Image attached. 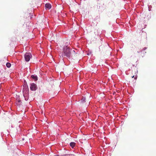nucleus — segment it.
<instances>
[{
  "label": "nucleus",
  "mask_w": 156,
  "mask_h": 156,
  "mask_svg": "<svg viewBox=\"0 0 156 156\" xmlns=\"http://www.w3.org/2000/svg\"><path fill=\"white\" fill-rule=\"evenodd\" d=\"M11 66V64L9 62H7L6 64V66L8 68H9Z\"/></svg>",
  "instance_id": "obj_9"
},
{
  "label": "nucleus",
  "mask_w": 156,
  "mask_h": 156,
  "mask_svg": "<svg viewBox=\"0 0 156 156\" xmlns=\"http://www.w3.org/2000/svg\"><path fill=\"white\" fill-rule=\"evenodd\" d=\"M24 56L25 61L28 62L32 57V55L30 53H27L25 54Z\"/></svg>",
  "instance_id": "obj_2"
},
{
  "label": "nucleus",
  "mask_w": 156,
  "mask_h": 156,
  "mask_svg": "<svg viewBox=\"0 0 156 156\" xmlns=\"http://www.w3.org/2000/svg\"><path fill=\"white\" fill-rule=\"evenodd\" d=\"M70 145L71 147H72V148H73L75 145V143L74 142H71L70 144Z\"/></svg>",
  "instance_id": "obj_7"
},
{
  "label": "nucleus",
  "mask_w": 156,
  "mask_h": 156,
  "mask_svg": "<svg viewBox=\"0 0 156 156\" xmlns=\"http://www.w3.org/2000/svg\"><path fill=\"white\" fill-rule=\"evenodd\" d=\"M63 52L64 55L68 58H69L70 57L71 54L75 53L74 50L70 49L69 47H66L64 48Z\"/></svg>",
  "instance_id": "obj_1"
},
{
  "label": "nucleus",
  "mask_w": 156,
  "mask_h": 156,
  "mask_svg": "<svg viewBox=\"0 0 156 156\" xmlns=\"http://www.w3.org/2000/svg\"><path fill=\"white\" fill-rule=\"evenodd\" d=\"M28 98H25V100L26 101H27V100H28Z\"/></svg>",
  "instance_id": "obj_11"
},
{
  "label": "nucleus",
  "mask_w": 156,
  "mask_h": 156,
  "mask_svg": "<svg viewBox=\"0 0 156 156\" xmlns=\"http://www.w3.org/2000/svg\"><path fill=\"white\" fill-rule=\"evenodd\" d=\"M146 49V48H143V50H145Z\"/></svg>",
  "instance_id": "obj_10"
},
{
  "label": "nucleus",
  "mask_w": 156,
  "mask_h": 156,
  "mask_svg": "<svg viewBox=\"0 0 156 156\" xmlns=\"http://www.w3.org/2000/svg\"><path fill=\"white\" fill-rule=\"evenodd\" d=\"M16 104L18 105H21V102L19 98H17L16 99Z\"/></svg>",
  "instance_id": "obj_5"
},
{
  "label": "nucleus",
  "mask_w": 156,
  "mask_h": 156,
  "mask_svg": "<svg viewBox=\"0 0 156 156\" xmlns=\"http://www.w3.org/2000/svg\"><path fill=\"white\" fill-rule=\"evenodd\" d=\"M31 77L35 81L37 80V77L36 75H32L31 76Z\"/></svg>",
  "instance_id": "obj_6"
},
{
  "label": "nucleus",
  "mask_w": 156,
  "mask_h": 156,
  "mask_svg": "<svg viewBox=\"0 0 156 156\" xmlns=\"http://www.w3.org/2000/svg\"><path fill=\"white\" fill-rule=\"evenodd\" d=\"M30 89L32 90H35L37 88L36 85L34 83H32L30 85Z\"/></svg>",
  "instance_id": "obj_3"
},
{
  "label": "nucleus",
  "mask_w": 156,
  "mask_h": 156,
  "mask_svg": "<svg viewBox=\"0 0 156 156\" xmlns=\"http://www.w3.org/2000/svg\"><path fill=\"white\" fill-rule=\"evenodd\" d=\"M85 102V98H82L81 100V102L83 104Z\"/></svg>",
  "instance_id": "obj_8"
},
{
  "label": "nucleus",
  "mask_w": 156,
  "mask_h": 156,
  "mask_svg": "<svg viewBox=\"0 0 156 156\" xmlns=\"http://www.w3.org/2000/svg\"><path fill=\"white\" fill-rule=\"evenodd\" d=\"M45 7L46 9H49L51 8V5L49 3H46L45 5Z\"/></svg>",
  "instance_id": "obj_4"
}]
</instances>
